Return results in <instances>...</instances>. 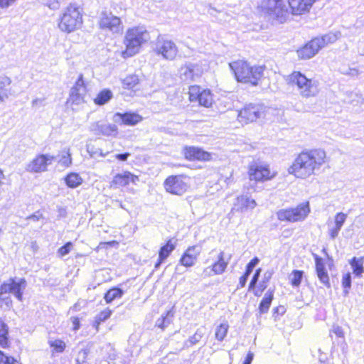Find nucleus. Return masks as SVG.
<instances>
[{
	"mask_svg": "<svg viewBox=\"0 0 364 364\" xmlns=\"http://www.w3.org/2000/svg\"><path fill=\"white\" fill-rule=\"evenodd\" d=\"M326 154L322 149L303 151L289 168V173L297 178H306L315 174L326 162Z\"/></svg>",
	"mask_w": 364,
	"mask_h": 364,
	"instance_id": "f257e3e1",
	"label": "nucleus"
},
{
	"mask_svg": "<svg viewBox=\"0 0 364 364\" xmlns=\"http://www.w3.org/2000/svg\"><path fill=\"white\" fill-rule=\"evenodd\" d=\"M285 80L303 98L314 97L319 93V82L316 79L307 78L299 71L292 72L285 77Z\"/></svg>",
	"mask_w": 364,
	"mask_h": 364,
	"instance_id": "f03ea898",
	"label": "nucleus"
},
{
	"mask_svg": "<svg viewBox=\"0 0 364 364\" xmlns=\"http://www.w3.org/2000/svg\"><path fill=\"white\" fill-rule=\"evenodd\" d=\"M149 38V33L144 26L129 28L124 36V43L126 48L122 52V56L127 58L136 55L139 52L141 46Z\"/></svg>",
	"mask_w": 364,
	"mask_h": 364,
	"instance_id": "7ed1b4c3",
	"label": "nucleus"
},
{
	"mask_svg": "<svg viewBox=\"0 0 364 364\" xmlns=\"http://www.w3.org/2000/svg\"><path fill=\"white\" fill-rule=\"evenodd\" d=\"M230 67L238 82L257 85L262 77L264 66H250L247 62L237 60L230 63Z\"/></svg>",
	"mask_w": 364,
	"mask_h": 364,
	"instance_id": "20e7f679",
	"label": "nucleus"
},
{
	"mask_svg": "<svg viewBox=\"0 0 364 364\" xmlns=\"http://www.w3.org/2000/svg\"><path fill=\"white\" fill-rule=\"evenodd\" d=\"M82 22L80 9L70 4L63 10L59 18L58 28L61 31L70 33L80 28Z\"/></svg>",
	"mask_w": 364,
	"mask_h": 364,
	"instance_id": "39448f33",
	"label": "nucleus"
},
{
	"mask_svg": "<svg viewBox=\"0 0 364 364\" xmlns=\"http://www.w3.org/2000/svg\"><path fill=\"white\" fill-rule=\"evenodd\" d=\"M26 286V280L23 278L9 279L0 286V306L1 308L10 309L11 299L9 294H13L19 301L22 300L23 291Z\"/></svg>",
	"mask_w": 364,
	"mask_h": 364,
	"instance_id": "423d86ee",
	"label": "nucleus"
},
{
	"mask_svg": "<svg viewBox=\"0 0 364 364\" xmlns=\"http://www.w3.org/2000/svg\"><path fill=\"white\" fill-rule=\"evenodd\" d=\"M310 213L309 202L301 203L295 208L282 209L277 213L281 221L295 223L304 220Z\"/></svg>",
	"mask_w": 364,
	"mask_h": 364,
	"instance_id": "0eeeda50",
	"label": "nucleus"
},
{
	"mask_svg": "<svg viewBox=\"0 0 364 364\" xmlns=\"http://www.w3.org/2000/svg\"><path fill=\"white\" fill-rule=\"evenodd\" d=\"M264 11L272 19L284 23L289 12L284 0H264L262 4Z\"/></svg>",
	"mask_w": 364,
	"mask_h": 364,
	"instance_id": "6e6552de",
	"label": "nucleus"
},
{
	"mask_svg": "<svg viewBox=\"0 0 364 364\" xmlns=\"http://www.w3.org/2000/svg\"><path fill=\"white\" fill-rule=\"evenodd\" d=\"M98 25L100 29L112 34H119L124 28L121 18L107 11H102L100 14Z\"/></svg>",
	"mask_w": 364,
	"mask_h": 364,
	"instance_id": "1a4fd4ad",
	"label": "nucleus"
},
{
	"mask_svg": "<svg viewBox=\"0 0 364 364\" xmlns=\"http://www.w3.org/2000/svg\"><path fill=\"white\" fill-rule=\"evenodd\" d=\"M189 178L183 175L168 176L164 181V188L173 195L182 196L189 188Z\"/></svg>",
	"mask_w": 364,
	"mask_h": 364,
	"instance_id": "9d476101",
	"label": "nucleus"
},
{
	"mask_svg": "<svg viewBox=\"0 0 364 364\" xmlns=\"http://www.w3.org/2000/svg\"><path fill=\"white\" fill-rule=\"evenodd\" d=\"M266 111V107L262 105H249L240 111L238 120L242 123L252 122L257 119L264 118Z\"/></svg>",
	"mask_w": 364,
	"mask_h": 364,
	"instance_id": "9b49d317",
	"label": "nucleus"
},
{
	"mask_svg": "<svg viewBox=\"0 0 364 364\" xmlns=\"http://www.w3.org/2000/svg\"><path fill=\"white\" fill-rule=\"evenodd\" d=\"M248 173L250 179L255 181L271 180L276 176V173L271 171L268 165L257 163L250 166Z\"/></svg>",
	"mask_w": 364,
	"mask_h": 364,
	"instance_id": "f8f14e48",
	"label": "nucleus"
},
{
	"mask_svg": "<svg viewBox=\"0 0 364 364\" xmlns=\"http://www.w3.org/2000/svg\"><path fill=\"white\" fill-rule=\"evenodd\" d=\"M154 51L165 60H173L178 53V48L174 42L170 40L158 39Z\"/></svg>",
	"mask_w": 364,
	"mask_h": 364,
	"instance_id": "ddd939ff",
	"label": "nucleus"
},
{
	"mask_svg": "<svg viewBox=\"0 0 364 364\" xmlns=\"http://www.w3.org/2000/svg\"><path fill=\"white\" fill-rule=\"evenodd\" d=\"M55 157L50 154L37 155L28 165L27 171L32 173H41L47 170Z\"/></svg>",
	"mask_w": 364,
	"mask_h": 364,
	"instance_id": "4468645a",
	"label": "nucleus"
},
{
	"mask_svg": "<svg viewBox=\"0 0 364 364\" xmlns=\"http://www.w3.org/2000/svg\"><path fill=\"white\" fill-rule=\"evenodd\" d=\"M180 77L182 80L191 82L199 78L203 73V68L199 63H187L180 69Z\"/></svg>",
	"mask_w": 364,
	"mask_h": 364,
	"instance_id": "2eb2a0df",
	"label": "nucleus"
},
{
	"mask_svg": "<svg viewBox=\"0 0 364 364\" xmlns=\"http://www.w3.org/2000/svg\"><path fill=\"white\" fill-rule=\"evenodd\" d=\"M189 99L191 102L198 101L200 105L210 107L213 104V96L210 90H200L198 86L189 88Z\"/></svg>",
	"mask_w": 364,
	"mask_h": 364,
	"instance_id": "dca6fc26",
	"label": "nucleus"
},
{
	"mask_svg": "<svg viewBox=\"0 0 364 364\" xmlns=\"http://www.w3.org/2000/svg\"><path fill=\"white\" fill-rule=\"evenodd\" d=\"M90 131L95 135H103L106 136H116L118 133L117 127L115 124L96 122L90 126Z\"/></svg>",
	"mask_w": 364,
	"mask_h": 364,
	"instance_id": "f3484780",
	"label": "nucleus"
},
{
	"mask_svg": "<svg viewBox=\"0 0 364 364\" xmlns=\"http://www.w3.org/2000/svg\"><path fill=\"white\" fill-rule=\"evenodd\" d=\"M202 248L198 245L189 247L180 259V263L186 267L193 266L198 260Z\"/></svg>",
	"mask_w": 364,
	"mask_h": 364,
	"instance_id": "a211bd4d",
	"label": "nucleus"
},
{
	"mask_svg": "<svg viewBox=\"0 0 364 364\" xmlns=\"http://www.w3.org/2000/svg\"><path fill=\"white\" fill-rule=\"evenodd\" d=\"M86 87L83 80V75L81 74L80 75L75 85L71 88L70 99L73 103L79 105L83 102Z\"/></svg>",
	"mask_w": 364,
	"mask_h": 364,
	"instance_id": "6ab92c4d",
	"label": "nucleus"
},
{
	"mask_svg": "<svg viewBox=\"0 0 364 364\" xmlns=\"http://www.w3.org/2000/svg\"><path fill=\"white\" fill-rule=\"evenodd\" d=\"M185 158L190 161L198 160L208 161L211 160V154L203 150L200 148L190 146L183 149Z\"/></svg>",
	"mask_w": 364,
	"mask_h": 364,
	"instance_id": "aec40b11",
	"label": "nucleus"
},
{
	"mask_svg": "<svg viewBox=\"0 0 364 364\" xmlns=\"http://www.w3.org/2000/svg\"><path fill=\"white\" fill-rule=\"evenodd\" d=\"M139 181V177L131 173L129 171H124L122 173H118L114 176L111 186L119 188L127 186L129 183L136 184Z\"/></svg>",
	"mask_w": 364,
	"mask_h": 364,
	"instance_id": "412c9836",
	"label": "nucleus"
},
{
	"mask_svg": "<svg viewBox=\"0 0 364 364\" xmlns=\"http://www.w3.org/2000/svg\"><path fill=\"white\" fill-rule=\"evenodd\" d=\"M321 49L316 38L311 40L303 48L297 50V54L301 59H309L314 57Z\"/></svg>",
	"mask_w": 364,
	"mask_h": 364,
	"instance_id": "4be33fe9",
	"label": "nucleus"
},
{
	"mask_svg": "<svg viewBox=\"0 0 364 364\" xmlns=\"http://www.w3.org/2000/svg\"><path fill=\"white\" fill-rule=\"evenodd\" d=\"M316 0H288L291 13L294 15H300L310 9Z\"/></svg>",
	"mask_w": 364,
	"mask_h": 364,
	"instance_id": "5701e85b",
	"label": "nucleus"
},
{
	"mask_svg": "<svg viewBox=\"0 0 364 364\" xmlns=\"http://www.w3.org/2000/svg\"><path fill=\"white\" fill-rule=\"evenodd\" d=\"M142 117L136 113H116L113 116V121L125 125L134 126L141 122Z\"/></svg>",
	"mask_w": 364,
	"mask_h": 364,
	"instance_id": "b1692460",
	"label": "nucleus"
},
{
	"mask_svg": "<svg viewBox=\"0 0 364 364\" xmlns=\"http://www.w3.org/2000/svg\"><path fill=\"white\" fill-rule=\"evenodd\" d=\"M256 206L257 203L254 199H251L246 196H240L237 198L232 210L242 213L248 210H252Z\"/></svg>",
	"mask_w": 364,
	"mask_h": 364,
	"instance_id": "393cba45",
	"label": "nucleus"
},
{
	"mask_svg": "<svg viewBox=\"0 0 364 364\" xmlns=\"http://www.w3.org/2000/svg\"><path fill=\"white\" fill-rule=\"evenodd\" d=\"M11 79L5 75H0V104L4 103L13 95V92L9 86L11 84Z\"/></svg>",
	"mask_w": 364,
	"mask_h": 364,
	"instance_id": "a878e982",
	"label": "nucleus"
},
{
	"mask_svg": "<svg viewBox=\"0 0 364 364\" xmlns=\"http://www.w3.org/2000/svg\"><path fill=\"white\" fill-rule=\"evenodd\" d=\"M176 246V242L172 239L168 240L166 245L162 246L159 252V259L157 262L155 264V269L159 268L161 264L164 262L171 255V253L175 250Z\"/></svg>",
	"mask_w": 364,
	"mask_h": 364,
	"instance_id": "bb28decb",
	"label": "nucleus"
},
{
	"mask_svg": "<svg viewBox=\"0 0 364 364\" xmlns=\"http://www.w3.org/2000/svg\"><path fill=\"white\" fill-rule=\"evenodd\" d=\"M217 261L212 264L213 270L215 275H220L223 274L228 265L229 261L230 259V256L226 259L225 257V253L223 251H221L217 258Z\"/></svg>",
	"mask_w": 364,
	"mask_h": 364,
	"instance_id": "cd10ccee",
	"label": "nucleus"
},
{
	"mask_svg": "<svg viewBox=\"0 0 364 364\" xmlns=\"http://www.w3.org/2000/svg\"><path fill=\"white\" fill-rule=\"evenodd\" d=\"M341 34L339 31L330 32L321 38H316L321 48H323L326 46L335 43L338 39L340 38Z\"/></svg>",
	"mask_w": 364,
	"mask_h": 364,
	"instance_id": "c85d7f7f",
	"label": "nucleus"
},
{
	"mask_svg": "<svg viewBox=\"0 0 364 364\" xmlns=\"http://www.w3.org/2000/svg\"><path fill=\"white\" fill-rule=\"evenodd\" d=\"M274 293L273 291H267L262 300L261 301L259 306V311L260 314H265L268 311L272 301L273 299Z\"/></svg>",
	"mask_w": 364,
	"mask_h": 364,
	"instance_id": "c756f323",
	"label": "nucleus"
},
{
	"mask_svg": "<svg viewBox=\"0 0 364 364\" xmlns=\"http://www.w3.org/2000/svg\"><path fill=\"white\" fill-rule=\"evenodd\" d=\"M363 263L364 261L363 258L362 257H353L350 262V264L353 269V274L357 277H361L363 272H364Z\"/></svg>",
	"mask_w": 364,
	"mask_h": 364,
	"instance_id": "7c9ffc66",
	"label": "nucleus"
},
{
	"mask_svg": "<svg viewBox=\"0 0 364 364\" xmlns=\"http://www.w3.org/2000/svg\"><path fill=\"white\" fill-rule=\"evenodd\" d=\"M65 183L70 188H75L82 183V178L76 173H70L65 177Z\"/></svg>",
	"mask_w": 364,
	"mask_h": 364,
	"instance_id": "2f4dec72",
	"label": "nucleus"
},
{
	"mask_svg": "<svg viewBox=\"0 0 364 364\" xmlns=\"http://www.w3.org/2000/svg\"><path fill=\"white\" fill-rule=\"evenodd\" d=\"M112 97V93L109 90H102L95 99V104L102 105L107 103Z\"/></svg>",
	"mask_w": 364,
	"mask_h": 364,
	"instance_id": "473e14b6",
	"label": "nucleus"
},
{
	"mask_svg": "<svg viewBox=\"0 0 364 364\" xmlns=\"http://www.w3.org/2000/svg\"><path fill=\"white\" fill-rule=\"evenodd\" d=\"M8 326L0 320V346L6 348L8 346Z\"/></svg>",
	"mask_w": 364,
	"mask_h": 364,
	"instance_id": "72a5a7b5",
	"label": "nucleus"
},
{
	"mask_svg": "<svg viewBox=\"0 0 364 364\" xmlns=\"http://www.w3.org/2000/svg\"><path fill=\"white\" fill-rule=\"evenodd\" d=\"M58 163L65 167H68L72 164L71 154L69 149H63L58 155Z\"/></svg>",
	"mask_w": 364,
	"mask_h": 364,
	"instance_id": "f704fd0d",
	"label": "nucleus"
},
{
	"mask_svg": "<svg viewBox=\"0 0 364 364\" xmlns=\"http://www.w3.org/2000/svg\"><path fill=\"white\" fill-rule=\"evenodd\" d=\"M123 295V291L119 288H113L109 289L105 295V299L107 303H111L117 298H121Z\"/></svg>",
	"mask_w": 364,
	"mask_h": 364,
	"instance_id": "c9c22d12",
	"label": "nucleus"
},
{
	"mask_svg": "<svg viewBox=\"0 0 364 364\" xmlns=\"http://www.w3.org/2000/svg\"><path fill=\"white\" fill-rule=\"evenodd\" d=\"M205 330L204 327L198 328L194 335L189 338L186 345L190 346L198 343L204 336Z\"/></svg>",
	"mask_w": 364,
	"mask_h": 364,
	"instance_id": "e433bc0d",
	"label": "nucleus"
},
{
	"mask_svg": "<svg viewBox=\"0 0 364 364\" xmlns=\"http://www.w3.org/2000/svg\"><path fill=\"white\" fill-rule=\"evenodd\" d=\"M272 277V274L269 272H266L264 274L263 279L259 284V286L257 289L254 290V294L256 296H260L263 291L267 287V284Z\"/></svg>",
	"mask_w": 364,
	"mask_h": 364,
	"instance_id": "4c0bfd02",
	"label": "nucleus"
},
{
	"mask_svg": "<svg viewBox=\"0 0 364 364\" xmlns=\"http://www.w3.org/2000/svg\"><path fill=\"white\" fill-rule=\"evenodd\" d=\"M122 83L124 88L128 90L133 89L139 83L138 76L136 75H129L123 80Z\"/></svg>",
	"mask_w": 364,
	"mask_h": 364,
	"instance_id": "58836bf2",
	"label": "nucleus"
},
{
	"mask_svg": "<svg viewBox=\"0 0 364 364\" xmlns=\"http://www.w3.org/2000/svg\"><path fill=\"white\" fill-rule=\"evenodd\" d=\"M228 328L229 325L228 323H223L217 326L215 333V338L219 341H223L228 333Z\"/></svg>",
	"mask_w": 364,
	"mask_h": 364,
	"instance_id": "ea45409f",
	"label": "nucleus"
},
{
	"mask_svg": "<svg viewBox=\"0 0 364 364\" xmlns=\"http://www.w3.org/2000/svg\"><path fill=\"white\" fill-rule=\"evenodd\" d=\"M304 272L301 270H294L289 275L291 284L294 287H299L303 278Z\"/></svg>",
	"mask_w": 364,
	"mask_h": 364,
	"instance_id": "a19ab883",
	"label": "nucleus"
},
{
	"mask_svg": "<svg viewBox=\"0 0 364 364\" xmlns=\"http://www.w3.org/2000/svg\"><path fill=\"white\" fill-rule=\"evenodd\" d=\"M48 343L51 348L57 353H62L65 348V343L60 339L50 340Z\"/></svg>",
	"mask_w": 364,
	"mask_h": 364,
	"instance_id": "79ce46f5",
	"label": "nucleus"
},
{
	"mask_svg": "<svg viewBox=\"0 0 364 364\" xmlns=\"http://www.w3.org/2000/svg\"><path fill=\"white\" fill-rule=\"evenodd\" d=\"M173 314L171 311H168L165 316H162L161 318H159L156 321V326L161 328H164L171 322V318Z\"/></svg>",
	"mask_w": 364,
	"mask_h": 364,
	"instance_id": "37998d69",
	"label": "nucleus"
},
{
	"mask_svg": "<svg viewBox=\"0 0 364 364\" xmlns=\"http://www.w3.org/2000/svg\"><path fill=\"white\" fill-rule=\"evenodd\" d=\"M342 285L344 288V294L347 295L348 294V290L351 287V276L350 273H347L343 275L342 279Z\"/></svg>",
	"mask_w": 364,
	"mask_h": 364,
	"instance_id": "c03bdc74",
	"label": "nucleus"
},
{
	"mask_svg": "<svg viewBox=\"0 0 364 364\" xmlns=\"http://www.w3.org/2000/svg\"><path fill=\"white\" fill-rule=\"evenodd\" d=\"M316 274L321 282L325 286L329 287V277L326 269L317 270Z\"/></svg>",
	"mask_w": 364,
	"mask_h": 364,
	"instance_id": "a18cd8bd",
	"label": "nucleus"
},
{
	"mask_svg": "<svg viewBox=\"0 0 364 364\" xmlns=\"http://www.w3.org/2000/svg\"><path fill=\"white\" fill-rule=\"evenodd\" d=\"M0 364H21L11 356H7L0 350Z\"/></svg>",
	"mask_w": 364,
	"mask_h": 364,
	"instance_id": "49530a36",
	"label": "nucleus"
},
{
	"mask_svg": "<svg viewBox=\"0 0 364 364\" xmlns=\"http://www.w3.org/2000/svg\"><path fill=\"white\" fill-rule=\"evenodd\" d=\"M88 355V350L82 349L78 352L76 358V364H84Z\"/></svg>",
	"mask_w": 364,
	"mask_h": 364,
	"instance_id": "de8ad7c7",
	"label": "nucleus"
},
{
	"mask_svg": "<svg viewBox=\"0 0 364 364\" xmlns=\"http://www.w3.org/2000/svg\"><path fill=\"white\" fill-rule=\"evenodd\" d=\"M346 218L347 214L342 212L338 213L335 215L334 223L338 226L342 227L346 220Z\"/></svg>",
	"mask_w": 364,
	"mask_h": 364,
	"instance_id": "09e8293b",
	"label": "nucleus"
},
{
	"mask_svg": "<svg viewBox=\"0 0 364 364\" xmlns=\"http://www.w3.org/2000/svg\"><path fill=\"white\" fill-rule=\"evenodd\" d=\"M72 247L73 244L70 242H68L65 245L59 248L58 253L60 256L63 257L70 252Z\"/></svg>",
	"mask_w": 364,
	"mask_h": 364,
	"instance_id": "8fccbe9b",
	"label": "nucleus"
},
{
	"mask_svg": "<svg viewBox=\"0 0 364 364\" xmlns=\"http://www.w3.org/2000/svg\"><path fill=\"white\" fill-rule=\"evenodd\" d=\"M313 256L315 259L316 270L317 271V270L326 269L325 264L323 262V259L321 257H320L318 255H317L316 254H314Z\"/></svg>",
	"mask_w": 364,
	"mask_h": 364,
	"instance_id": "3c124183",
	"label": "nucleus"
},
{
	"mask_svg": "<svg viewBox=\"0 0 364 364\" xmlns=\"http://www.w3.org/2000/svg\"><path fill=\"white\" fill-rule=\"evenodd\" d=\"M259 259L257 257L253 258L247 265L245 274L250 276L252 272L254 267L259 263Z\"/></svg>",
	"mask_w": 364,
	"mask_h": 364,
	"instance_id": "603ef678",
	"label": "nucleus"
},
{
	"mask_svg": "<svg viewBox=\"0 0 364 364\" xmlns=\"http://www.w3.org/2000/svg\"><path fill=\"white\" fill-rule=\"evenodd\" d=\"M342 227L338 226L334 223V226L328 229V232L331 239H335L338 237V233Z\"/></svg>",
	"mask_w": 364,
	"mask_h": 364,
	"instance_id": "864d4df0",
	"label": "nucleus"
},
{
	"mask_svg": "<svg viewBox=\"0 0 364 364\" xmlns=\"http://www.w3.org/2000/svg\"><path fill=\"white\" fill-rule=\"evenodd\" d=\"M261 269H258L256 270L250 283L249 285V290L253 289L255 287V285L259 279L260 275Z\"/></svg>",
	"mask_w": 364,
	"mask_h": 364,
	"instance_id": "5fc2aeb1",
	"label": "nucleus"
},
{
	"mask_svg": "<svg viewBox=\"0 0 364 364\" xmlns=\"http://www.w3.org/2000/svg\"><path fill=\"white\" fill-rule=\"evenodd\" d=\"M112 311L107 309L102 311L97 317V319L100 321H105L106 319H107L111 316Z\"/></svg>",
	"mask_w": 364,
	"mask_h": 364,
	"instance_id": "6e6d98bb",
	"label": "nucleus"
},
{
	"mask_svg": "<svg viewBox=\"0 0 364 364\" xmlns=\"http://www.w3.org/2000/svg\"><path fill=\"white\" fill-rule=\"evenodd\" d=\"M46 4L52 10H57L60 8V3L58 0H48Z\"/></svg>",
	"mask_w": 364,
	"mask_h": 364,
	"instance_id": "4d7b16f0",
	"label": "nucleus"
},
{
	"mask_svg": "<svg viewBox=\"0 0 364 364\" xmlns=\"http://www.w3.org/2000/svg\"><path fill=\"white\" fill-rule=\"evenodd\" d=\"M213 275H215V274L211 266L203 269V271L202 273L203 277L207 278V277H210Z\"/></svg>",
	"mask_w": 364,
	"mask_h": 364,
	"instance_id": "13d9d810",
	"label": "nucleus"
},
{
	"mask_svg": "<svg viewBox=\"0 0 364 364\" xmlns=\"http://www.w3.org/2000/svg\"><path fill=\"white\" fill-rule=\"evenodd\" d=\"M17 0H0V7L2 9L8 8L14 4Z\"/></svg>",
	"mask_w": 364,
	"mask_h": 364,
	"instance_id": "bf43d9fd",
	"label": "nucleus"
},
{
	"mask_svg": "<svg viewBox=\"0 0 364 364\" xmlns=\"http://www.w3.org/2000/svg\"><path fill=\"white\" fill-rule=\"evenodd\" d=\"M333 332L340 338H343L344 336V333L342 328L339 326H333Z\"/></svg>",
	"mask_w": 364,
	"mask_h": 364,
	"instance_id": "052dcab7",
	"label": "nucleus"
},
{
	"mask_svg": "<svg viewBox=\"0 0 364 364\" xmlns=\"http://www.w3.org/2000/svg\"><path fill=\"white\" fill-rule=\"evenodd\" d=\"M71 321L73 324V330L77 331L80 328V321L77 317H71Z\"/></svg>",
	"mask_w": 364,
	"mask_h": 364,
	"instance_id": "680f3d73",
	"label": "nucleus"
},
{
	"mask_svg": "<svg viewBox=\"0 0 364 364\" xmlns=\"http://www.w3.org/2000/svg\"><path fill=\"white\" fill-rule=\"evenodd\" d=\"M358 53L360 55L364 56V41L358 43Z\"/></svg>",
	"mask_w": 364,
	"mask_h": 364,
	"instance_id": "e2e57ef3",
	"label": "nucleus"
},
{
	"mask_svg": "<svg viewBox=\"0 0 364 364\" xmlns=\"http://www.w3.org/2000/svg\"><path fill=\"white\" fill-rule=\"evenodd\" d=\"M248 275L247 274H244L243 276H242L240 278V282H239V284L240 285L241 287H245L246 282H247V280L248 279Z\"/></svg>",
	"mask_w": 364,
	"mask_h": 364,
	"instance_id": "0e129e2a",
	"label": "nucleus"
},
{
	"mask_svg": "<svg viewBox=\"0 0 364 364\" xmlns=\"http://www.w3.org/2000/svg\"><path fill=\"white\" fill-rule=\"evenodd\" d=\"M129 155V153L119 154L116 155V158L120 161H126Z\"/></svg>",
	"mask_w": 364,
	"mask_h": 364,
	"instance_id": "69168bd1",
	"label": "nucleus"
},
{
	"mask_svg": "<svg viewBox=\"0 0 364 364\" xmlns=\"http://www.w3.org/2000/svg\"><path fill=\"white\" fill-rule=\"evenodd\" d=\"M252 359H253V354L251 353H249L246 357V359L243 362V364H251Z\"/></svg>",
	"mask_w": 364,
	"mask_h": 364,
	"instance_id": "338daca9",
	"label": "nucleus"
},
{
	"mask_svg": "<svg viewBox=\"0 0 364 364\" xmlns=\"http://www.w3.org/2000/svg\"><path fill=\"white\" fill-rule=\"evenodd\" d=\"M26 219L27 220H31L33 221H38L40 219V216H38V215H37L36 214H33V215L28 216Z\"/></svg>",
	"mask_w": 364,
	"mask_h": 364,
	"instance_id": "774afa93",
	"label": "nucleus"
}]
</instances>
